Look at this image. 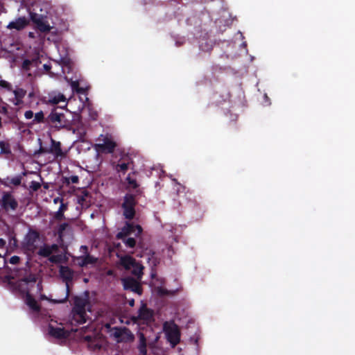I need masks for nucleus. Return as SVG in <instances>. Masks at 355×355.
<instances>
[{"mask_svg":"<svg viewBox=\"0 0 355 355\" xmlns=\"http://www.w3.org/2000/svg\"><path fill=\"white\" fill-rule=\"evenodd\" d=\"M71 112L64 107H56L46 116V125L58 130L68 128L71 125Z\"/></svg>","mask_w":355,"mask_h":355,"instance_id":"1","label":"nucleus"},{"mask_svg":"<svg viewBox=\"0 0 355 355\" xmlns=\"http://www.w3.org/2000/svg\"><path fill=\"white\" fill-rule=\"evenodd\" d=\"M59 272L61 278L66 283V291L63 297L60 299L51 300V301L54 304H62L68 300L70 293L69 283L72 282L74 274V272L72 269H71L69 266H60Z\"/></svg>","mask_w":355,"mask_h":355,"instance_id":"2","label":"nucleus"},{"mask_svg":"<svg viewBox=\"0 0 355 355\" xmlns=\"http://www.w3.org/2000/svg\"><path fill=\"white\" fill-rule=\"evenodd\" d=\"M138 218L137 212L135 210V248L137 247L142 250H146L148 248L149 236L143 231V228L140 225L135 223Z\"/></svg>","mask_w":355,"mask_h":355,"instance_id":"3","label":"nucleus"},{"mask_svg":"<svg viewBox=\"0 0 355 355\" xmlns=\"http://www.w3.org/2000/svg\"><path fill=\"white\" fill-rule=\"evenodd\" d=\"M164 329L167 340L172 347H175L180 341V331L178 326L175 323L168 325L166 322L164 324Z\"/></svg>","mask_w":355,"mask_h":355,"instance_id":"4","label":"nucleus"},{"mask_svg":"<svg viewBox=\"0 0 355 355\" xmlns=\"http://www.w3.org/2000/svg\"><path fill=\"white\" fill-rule=\"evenodd\" d=\"M40 238V234L37 230H29L28 233L26 234L24 241V245L25 248L31 252H34L37 248V243Z\"/></svg>","mask_w":355,"mask_h":355,"instance_id":"5","label":"nucleus"},{"mask_svg":"<svg viewBox=\"0 0 355 355\" xmlns=\"http://www.w3.org/2000/svg\"><path fill=\"white\" fill-rule=\"evenodd\" d=\"M1 206L6 211L9 209L15 211L18 207V202L10 193L5 192L1 198Z\"/></svg>","mask_w":355,"mask_h":355,"instance_id":"6","label":"nucleus"},{"mask_svg":"<svg viewBox=\"0 0 355 355\" xmlns=\"http://www.w3.org/2000/svg\"><path fill=\"white\" fill-rule=\"evenodd\" d=\"M123 209V215L125 218L133 219V194L128 193L124 198V202L122 204Z\"/></svg>","mask_w":355,"mask_h":355,"instance_id":"7","label":"nucleus"},{"mask_svg":"<svg viewBox=\"0 0 355 355\" xmlns=\"http://www.w3.org/2000/svg\"><path fill=\"white\" fill-rule=\"evenodd\" d=\"M58 240L62 242L66 237H71L73 235V228L68 223H63L59 225L56 230Z\"/></svg>","mask_w":355,"mask_h":355,"instance_id":"8","label":"nucleus"},{"mask_svg":"<svg viewBox=\"0 0 355 355\" xmlns=\"http://www.w3.org/2000/svg\"><path fill=\"white\" fill-rule=\"evenodd\" d=\"M116 143L107 137H105L102 144H96V148L98 151L104 153H112L116 148Z\"/></svg>","mask_w":355,"mask_h":355,"instance_id":"9","label":"nucleus"},{"mask_svg":"<svg viewBox=\"0 0 355 355\" xmlns=\"http://www.w3.org/2000/svg\"><path fill=\"white\" fill-rule=\"evenodd\" d=\"M85 297H80V296H75L73 299V307L72 309L73 311H86V307L87 305H89V292L85 291Z\"/></svg>","mask_w":355,"mask_h":355,"instance_id":"10","label":"nucleus"},{"mask_svg":"<svg viewBox=\"0 0 355 355\" xmlns=\"http://www.w3.org/2000/svg\"><path fill=\"white\" fill-rule=\"evenodd\" d=\"M153 318V311L148 309L145 304H142L139 310L138 317L135 316V324L137 323L139 320H144L146 323L152 321Z\"/></svg>","mask_w":355,"mask_h":355,"instance_id":"11","label":"nucleus"},{"mask_svg":"<svg viewBox=\"0 0 355 355\" xmlns=\"http://www.w3.org/2000/svg\"><path fill=\"white\" fill-rule=\"evenodd\" d=\"M49 334L51 336L58 339L67 338L70 335L69 331L64 327H53L51 324L49 326Z\"/></svg>","mask_w":355,"mask_h":355,"instance_id":"12","label":"nucleus"},{"mask_svg":"<svg viewBox=\"0 0 355 355\" xmlns=\"http://www.w3.org/2000/svg\"><path fill=\"white\" fill-rule=\"evenodd\" d=\"M135 207L136 205H139L144 207L146 204V198L143 195V189L140 188V185L135 180Z\"/></svg>","mask_w":355,"mask_h":355,"instance_id":"13","label":"nucleus"},{"mask_svg":"<svg viewBox=\"0 0 355 355\" xmlns=\"http://www.w3.org/2000/svg\"><path fill=\"white\" fill-rule=\"evenodd\" d=\"M48 153L53 154L55 158H62L66 155L62 150L61 143L54 140L53 139H51V146L49 149H48Z\"/></svg>","mask_w":355,"mask_h":355,"instance_id":"14","label":"nucleus"},{"mask_svg":"<svg viewBox=\"0 0 355 355\" xmlns=\"http://www.w3.org/2000/svg\"><path fill=\"white\" fill-rule=\"evenodd\" d=\"M28 24L29 20H28L25 17H20L15 21H10L7 26V28L8 29L21 31L26 28Z\"/></svg>","mask_w":355,"mask_h":355,"instance_id":"15","label":"nucleus"},{"mask_svg":"<svg viewBox=\"0 0 355 355\" xmlns=\"http://www.w3.org/2000/svg\"><path fill=\"white\" fill-rule=\"evenodd\" d=\"M58 247L56 244L51 245H44L41 247L37 252L38 255L43 257H49L53 251L58 250Z\"/></svg>","mask_w":355,"mask_h":355,"instance_id":"16","label":"nucleus"},{"mask_svg":"<svg viewBox=\"0 0 355 355\" xmlns=\"http://www.w3.org/2000/svg\"><path fill=\"white\" fill-rule=\"evenodd\" d=\"M72 313V321L76 322L78 324H84L87 322V314L86 311H73Z\"/></svg>","mask_w":355,"mask_h":355,"instance_id":"17","label":"nucleus"},{"mask_svg":"<svg viewBox=\"0 0 355 355\" xmlns=\"http://www.w3.org/2000/svg\"><path fill=\"white\" fill-rule=\"evenodd\" d=\"M35 28L42 33H49L51 29V27L46 21V17H44L41 20H36V23L35 24Z\"/></svg>","mask_w":355,"mask_h":355,"instance_id":"18","label":"nucleus"},{"mask_svg":"<svg viewBox=\"0 0 355 355\" xmlns=\"http://www.w3.org/2000/svg\"><path fill=\"white\" fill-rule=\"evenodd\" d=\"M133 232V223H126L125 225L116 234L118 239H125L127 236Z\"/></svg>","mask_w":355,"mask_h":355,"instance_id":"19","label":"nucleus"},{"mask_svg":"<svg viewBox=\"0 0 355 355\" xmlns=\"http://www.w3.org/2000/svg\"><path fill=\"white\" fill-rule=\"evenodd\" d=\"M137 334L139 338V343L137 347L139 352V355H147L146 338L144 334L141 331H138Z\"/></svg>","mask_w":355,"mask_h":355,"instance_id":"20","label":"nucleus"},{"mask_svg":"<svg viewBox=\"0 0 355 355\" xmlns=\"http://www.w3.org/2000/svg\"><path fill=\"white\" fill-rule=\"evenodd\" d=\"M6 237L8 240V245L10 248H17L18 247V241L13 230L8 229Z\"/></svg>","mask_w":355,"mask_h":355,"instance_id":"21","label":"nucleus"},{"mask_svg":"<svg viewBox=\"0 0 355 355\" xmlns=\"http://www.w3.org/2000/svg\"><path fill=\"white\" fill-rule=\"evenodd\" d=\"M26 304L34 311L39 312L40 306L38 304L35 299L29 293L26 296Z\"/></svg>","mask_w":355,"mask_h":355,"instance_id":"22","label":"nucleus"},{"mask_svg":"<svg viewBox=\"0 0 355 355\" xmlns=\"http://www.w3.org/2000/svg\"><path fill=\"white\" fill-rule=\"evenodd\" d=\"M67 204L62 201L58 211L54 214V219L58 221L64 220L65 218L64 213L67 209Z\"/></svg>","mask_w":355,"mask_h":355,"instance_id":"23","label":"nucleus"},{"mask_svg":"<svg viewBox=\"0 0 355 355\" xmlns=\"http://www.w3.org/2000/svg\"><path fill=\"white\" fill-rule=\"evenodd\" d=\"M84 339L88 343V347L90 349L95 351L101 348V345L92 336H86Z\"/></svg>","mask_w":355,"mask_h":355,"instance_id":"24","label":"nucleus"},{"mask_svg":"<svg viewBox=\"0 0 355 355\" xmlns=\"http://www.w3.org/2000/svg\"><path fill=\"white\" fill-rule=\"evenodd\" d=\"M121 266L125 270H130L133 267V258L130 256H124L120 259Z\"/></svg>","mask_w":355,"mask_h":355,"instance_id":"25","label":"nucleus"},{"mask_svg":"<svg viewBox=\"0 0 355 355\" xmlns=\"http://www.w3.org/2000/svg\"><path fill=\"white\" fill-rule=\"evenodd\" d=\"M178 288L175 290H168L162 287H157V293L160 296L175 295L178 292Z\"/></svg>","mask_w":355,"mask_h":355,"instance_id":"26","label":"nucleus"},{"mask_svg":"<svg viewBox=\"0 0 355 355\" xmlns=\"http://www.w3.org/2000/svg\"><path fill=\"white\" fill-rule=\"evenodd\" d=\"M66 98L62 94H58V95L50 96L49 98V102L51 104H58L60 102H65Z\"/></svg>","mask_w":355,"mask_h":355,"instance_id":"27","label":"nucleus"},{"mask_svg":"<svg viewBox=\"0 0 355 355\" xmlns=\"http://www.w3.org/2000/svg\"><path fill=\"white\" fill-rule=\"evenodd\" d=\"M0 153L4 155H10L12 153L10 145L8 142L0 141Z\"/></svg>","mask_w":355,"mask_h":355,"instance_id":"28","label":"nucleus"},{"mask_svg":"<svg viewBox=\"0 0 355 355\" xmlns=\"http://www.w3.org/2000/svg\"><path fill=\"white\" fill-rule=\"evenodd\" d=\"M144 268V266L135 260V279L141 280Z\"/></svg>","mask_w":355,"mask_h":355,"instance_id":"29","label":"nucleus"},{"mask_svg":"<svg viewBox=\"0 0 355 355\" xmlns=\"http://www.w3.org/2000/svg\"><path fill=\"white\" fill-rule=\"evenodd\" d=\"M33 123H46V117L44 116V112L40 111L37 112L34 115V119L33 121Z\"/></svg>","mask_w":355,"mask_h":355,"instance_id":"30","label":"nucleus"},{"mask_svg":"<svg viewBox=\"0 0 355 355\" xmlns=\"http://www.w3.org/2000/svg\"><path fill=\"white\" fill-rule=\"evenodd\" d=\"M125 290L133 291V277H128L122 279Z\"/></svg>","mask_w":355,"mask_h":355,"instance_id":"31","label":"nucleus"},{"mask_svg":"<svg viewBox=\"0 0 355 355\" xmlns=\"http://www.w3.org/2000/svg\"><path fill=\"white\" fill-rule=\"evenodd\" d=\"M12 92H13L14 95L17 96V98L23 99L26 94V91L20 87H17L15 89H12Z\"/></svg>","mask_w":355,"mask_h":355,"instance_id":"32","label":"nucleus"},{"mask_svg":"<svg viewBox=\"0 0 355 355\" xmlns=\"http://www.w3.org/2000/svg\"><path fill=\"white\" fill-rule=\"evenodd\" d=\"M29 15H30V19L31 20V21L35 24L36 23V20L37 19H42L44 17H46L45 15H42V14H38V13H36L33 11H29Z\"/></svg>","mask_w":355,"mask_h":355,"instance_id":"33","label":"nucleus"},{"mask_svg":"<svg viewBox=\"0 0 355 355\" xmlns=\"http://www.w3.org/2000/svg\"><path fill=\"white\" fill-rule=\"evenodd\" d=\"M0 88L3 89L4 90L8 91V92L12 91V84L6 80H0Z\"/></svg>","mask_w":355,"mask_h":355,"instance_id":"34","label":"nucleus"},{"mask_svg":"<svg viewBox=\"0 0 355 355\" xmlns=\"http://www.w3.org/2000/svg\"><path fill=\"white\" fill-rule=\"evenodd\" d=\"M21 176L20 175H18V176H16L15 178H6V180H9L10 181V186L11 184L14 185V186H19L21 184Z\"/></svg>","mask_w":355,"mask_h":355,"instance_id":"35","label":"nucleus"},{"mask_svg":"<svg viewBox=\"0 0 355 355\" xmlns=\"http://www.w3.org/2000/svg\"><path fill=\"white\" fill-rule=\"evenodd\" d=\"M79 182V178L78 175H71L69 178H65L64 183L69 185L70 183L78 184Z\"/></svg>","mask_w":355,"mask_h":355,"instance_id":"36","label":"nucleus"},{"mask_svg":"<svg viewBox=\"0 0 355 355\" xmlns=\"http://www.w3.org/2000/svg\"><path fill=\"white\" fill-rule=\"evenodd\" d=\"M128 168V164L126 163H119L116 165V169L118 172H121L125 173Z\"/></svg>","mask_w":355,"mask_h":355,"instance_id":"37","label":"nucleus"},{"mask_svg":"<svg viewBox=\"0 0 355 355\" xmlns=\"http://www.w3.org/2000/svg\"><path fill=\"white\" fill-rule=\"evenodd\" d=\"M84 259L85 260L87 265L95 264L98 261L97 258H96L90 254H87V255L84 256Z\"/></svg>","mask_w":355,"mask_h":355,"instance_id":"38","label":"nucleus"},{"mask_svg":"<svg viewBox=\"0 0 355 355\" xmlns=\"http://www.w3.org/2000/svg\"><path fill=\"white\" fill-rule=\"evenodd\" d=\"M139 281L140 280L135 279V293L141 295L143 290Z\"/></svg>","mask_w":355,"mask_h":355,"instance_id":"39","label":"nucleus"},{"mask_svg":"<svg viewBox=\"0 0 355 355\" xmlns=\"http://www.w3.org/2000/svg\"><path fill=\"white\" fill-rule=\"evenodd\" d=\"M89 196V192L84 191L82 195L78 196V202L80 205H83L85 201V198Z\"/></svg>","mask_w":355,"mask_h":355,"instance_id":"40","label":"nucleus"},{"mask_svg":"<svg viewBox=\"0 0 355 355\" xmlns=\"http://www.w3.org/2000/svg\"><path fill=\"white\" fill-rule=\"evenodd\" d=\"M2 258L4 260V267L6 268V270L8 271V272H10L9 271H10V273L12 275H13L15 277H19V275L17 274V272H19V270L14 268L13 269V272H12L11 268H10L8 266L6 267V264L7 263V261H6V259L4 257H2Z\"/></svg>","mask_w":355,"mask_h":355,"instance_id":"41","label":"nucleus"},{"mask_svg":"<svg viewBox=\"0 0 355 355\" xmlns=\"http://www.w3.org/2000/svg\"><path fill=\"white\" fill-rule=\"evenodd\" d=\"M41 187V184L40 182H36V181H32L31 182V184H30V188L34 191H37V190H39Z\"/></svg>","mask_w":355,"mask_h":355,"instance_id":"42","label":"nucleus"},{"mask_svg":"<svg viewBox=\"0 0 355 355\" xmlns=\"http://www.w3.org/2000/svg\"><path fill=\"white\" fill-rule=\"evenodd\" d=\"M72 88L78 92V93L83 94L84 92V89L79 87V83L77 81H74L71 84Z\"/></svg>","mask_w":355,"mask_h":355,"instance_id":"43","label":"nucleus"},{"mask_svg":"<svg viewBox=\"0 0 355 355\" xmlns=\"http://www.w3.org/2000/svg\"><path fill=\"white\" fill-rule=\"evenodd\" d=\"M19 261L20 257L16 255L11 257L8 261V262L12 265H17L19 263Z\"/></svg>","mask_w":355,"mask_h":355,"instance_id":"44","label":"nucleus"},{"mask_svg":"<svg viewBox=\"0 0 355 355\" xmlns=\"http://www.w3.org/2000/svg\"><path fill=\"white\" fill-rule=\"evenodd\" d=\"M123 329H121V328H115L114 329V336L117 338H119L122 336L123 335Z\"/></svg>","mask_w":355,"mask_h":355,"instance_id":"45","label":"nucleus"},{"mask_svg":"<svg viewBox=\"0 0 355 355\" xmlns=\"http://www.w3.org/2000/svg\"><path fill=\"white\" fill-rule=\"evenodd\" d=\"M31 64H32L31 60L26 59L24 60V62L22 63V67L25 70H29L30 66L31 65Z\"/></svg>","mask_w":355,"mask_h":355,"instance_id":"46","label":"nucleus"},{"mask_svg":"<svg viewBox=\"0 0 355 355\" xmlns=\"http://www.w3.org/2000/svg\"><path fill=\"white\" fill-rule=\"evenodd\" d=\"M10 101L15 105H20L23 103V99L21 98H17V96H15L13 99L10 100Z\"/></svg>","mask_w":355,"mask_h":355,"instance_id":"47","label":"nucleus"},{"mask_svg":"<svg viewBox=\"0 0 355 355\" xmlns=\"http://www.w3.org/2000/svg\"><path fill=\"white\" fill-rule=\"evenodd\" d=\"M138 169L139 171H145L146 170V164L143 162L142 158L138 159Z\"/></svg>","mask_w":355,"mask_h":355,"instance_id":"48","label":"nucleus"},{"mask_svg":"<svg viewBox=\"0 0 355 355\" xmlns=\"http://www.w3.org/2000/svg\"><path fill=\"white\" fill-rule=\"evenodd\" d=\"M24 116L26 119H31L34 116V113L32 110H27L24 113Z\"/></svg>","mask_w":355,"mask_h":355,"instance_id":"49","label":"nucleus"},{"mask_svg":"<svg viewBox=\"0 0 355 355\" xmlns=\"http://www.w3.org/2000/svg\"><path fill=\"white\" fill-rule=\"evenodd\" d=\"M125 182H127V183L129 184L130 187L133 185V179L131 178V174L129 173L127 178H125ZM125 182H124L125 184Z\"/></svg>","mask_w":355,"mask_h":355,"instance_id":"50","label":"nucleus"},{"mask_svg":"<svg viewBox=\"0 0 355 355\" xmlns=\"http://www.w3.org/2000/svg\"><path fill=\"white\" fill-rule=\"evenodd\" d=\"M125 244L127 246H128L129 248H133V238L132 237H129L126 241H125Z\"/></svg>","mask_w":355,"mask_h":355,"instance_id":"51","label":"nucleus"},{"mask_svg":"<svg viewBox=\"0 0 355 355\" xmlns=\"http://www.w3.org/2000/svg\"><path fill=\"white\" fill-rule=\"evenodd\" d=\"M8 112L7 106L0 107V113L3 114H7Z\"/></svg>","mask_w":355,"mask_h":355,"instance_id":"52","label":"nucleus"},{"mask_svg":"<svg viewBox=\"0 0 355 355\" xmlns=\"http://www.w3.org/2000/svg\"><path fill=\"white\" fill-rule=\"evenodd\" d=\"M1 183L6 187H10V181L6 180V178L3 179V180H1Z\"/></svg>","mask_w":355,"mask_h":355,"instance_id":"53","label":"nucleus"},{"mask_svg":"<svg viewBox=\"0 0 355 355\" xmlns=\"http://www.w3.org/2000/svg\"><path fill=\"white\" fill-rule=\"evenodd\" d=\"M6 244V241L4 239L0 238V248H3Z\"/></svg>","mask_w":355,"mask_h":355,"instance_id":"54","label":"nucleus"},{"mask_svg":"<svg viewBox=\"0 0 355 355\" xmlns=\"http://www.w3.org/2000/svg\"><path fill=\"white\" fill-rule=\"evenodd\" d=\"M81 259H82V261L80 263H79L80 266H81V267L87 266V265L85 260L84 259V257H82Z\"/></svg>","mask_w":355,"mask_h":355,"instance_id":"55","label":"nucleus"},{"mask_svg":"<svg viewBox=\"0 0 355 355\" xmlns=\"http://www.w3.org/2000/svg\"><path fill=\"white\" fill-rule=\"evenodd\" d=\"M49 261L51 262L55 263L57 261L56 257L55 256H51L49 257Z\"/></svg>","mask_w":355,"mask_h":355,"instance_id":"56","label":"nucleus"},{"mask_svg":"<svg viewBox=\"0 0 355 355\" xmlns=\"http://www.w3.org/2000/svg\"><path fill=\"white\" fill-rule=\"evenodd\" d=\"M39 153H48V150L45 149L42 147H40V148L39 149Z\"/></svg>","mask_w":355,"mask_h":355,"instance_id":"57","label":"nucleus"},{"mask_svg":"<svg viewBox=\"0 0 355 355\" xmlns=\"http://www.w3.org/2000/svg\"><path fill=\"white\" fill-rule=\"evenodd\" d=\"M44 68L45 69V70L49 71V70H50L51 67L48 64H44Z\"/></svg>","mask_w":355,"mask_h":355,"instance_id":"58","label":"nucleus"},{"mask_svg":"<svg viewBox=\"0 0 355 355\" xmlns=\"http://www.w3.org/2000/svg\"><path fill=\"white\" fill-rule=\"evenodd\" d=\"M128 304L131 306V307H133V299H131L128 301Z\"/></svg>","mask_w":355,"mask_h":355,"instance_id":"59","label":"nucleus"},{"mask_svg":"<svg viewBox=\"0 0 355 355\" xmlns=\"http://www.w3.org/2000/svg\"><path fill=\"white\" fill-rule=\"evenodd\" d=\"M28 35H29L30 37H34V35L31 32L29 33Z\"/></svg>","mask_w":355,"mask_h":355,"instance_id":"60","label":"nucleus"},{"mask_svg":"<svg viewBox=\"0 0 355 355\" xmlns=\"http://www.w3.org/2000/svg\"><path fill=\"white\" fill-rule=\"evenodd\" d=\"M2 128L1 117L0 116V129Z\"/></svg>","mask_w":355,"mask_h":355,"instance_id":"61","label":"nucleus"},{"mask_svg":"<svg viewBox=\"0 0 355 355\" xmlns=\"http://www.w3.org/2000/svg\"><path fill=\"white\" fill-rule=\"evenodd\" d=\"M28 96L29 97H31L33 96V93H30Z\"/></svg>","mask_w":355,"mask_h":355,"instance_id":"62","label":"nucleus"},{"mask_svg":"<svg viewBox=\"0 0 355 355\" xmlns=\"http://www.w3.org/2000/svg\"><path fill=\"white\" fill-rule=\"evenodd\" d=\"M137 153H136L135 152V154H134L135 157H137Z\"/></svg>","mask_w":355,"mask_h":355,"instance_id":"63","label":"nucleus"},{"mask_svg":"<svg viewBox=\"0 0 355 355\" xmlns=\"http://www.w3.org/2000/svg\"><path fill=\"white\" fill-rule=\"evenodd\" d=\"M106 327H110V324H106Z\"/></svg>","mask_w":355,"mask_h":355,"instance_id":"64","label":"nucleus"}]
</instances>
